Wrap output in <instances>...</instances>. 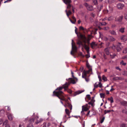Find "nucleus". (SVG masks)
<instances>
[{
	"label": "nucleus",
	"mask_w": 127,
	"mask_h": 127,
	"mask_svg": "<svg viewBox=\"0 0 127 127\" xmlns=\"http://www.w3.org/2000/svg\"><path fill=\"white\" fill-rule=\"evenodd\" d=\"M70 83H65V84L63 85L62 87H58L56 89V90H57V91H54L53 92V96L56 95L58 97V98L61 100L64 101L65 102V104L64 105V106L65 107H68L70 109H72L71 105L68 100L65 98L64 96V95L63 92L61 91L63 88H64L65 90L66 88L68 87Z\"/></svg>",
	"instance_id": "nucleus-1"
},
{
	"label": "nucleus",
	"mask_w": 127,
	"mask_h": 127,
	"mask_svg": "<svg viewBox=\"0 0 127 127\" xmlns=\"http://www.w3.org/2000/svg\"><path fill=\"white\" fill-rule=\"evenodd\" d=\"M86 66L88 69V70H84L83 72L82 75V78L85 79L86 81L87 82H88L89 81V78H87V74H89L91 72L92 73V66L90 65L89 64H86Z\"/></svg>",
	"instance_id": "nucleus-2"
},
{
	"label": "nucleus",
	"mask_w": 127,
	"mask_h": 127,
	"mask_svg": "<svg viewBox=\"0 0 127 127\" xmlns=\"http://www.w3.org/2000/svg\"><path fill=\"white\" fill-rule=\"evenodd\" d=\"M91 35H88L87 37L84 34H80L79 38L83 42L86 44L87 43L88 45L90 44V41L91 39Z\"/></svg>",
	"instance_id": "nucleus-3"
},
{
	"label": "nucleus",
	"mask_w": 127,
	"mask_h": 127,
	"mask_svg": "<svg viewBox=\"0 0 127 127\" xmlns=\"http://www.w3.org/2000/svg\"><path fill=\"white\" fill-rule=\"evenodd\" d=\"M83 42L81 40H78L77 42V44L78 45H79V46L81 45L83 46L84 47L85 49L86 50L87 53L89 54V49H90L89 45H88L84 43V44H83Z\"/></svg>",
	"instance_id": "nucleus-4"
},
{
	"label": "nucleus",
	"mask_w": 127,
	"mask_h": 127,
	"mask_svg": "<svg viewBox=\"0 0 127 127\" xmlns=\"http://www.w3.org/2000/svg\"><path fill=\"white\" fill-rule=\"evenodd\" d=\"M68 83H70H70H72L73 84H75L76 83L75 81V80L74 79H72V78H69L68 79ZM67 83H68V82H67ZM70 84H69V85H70ZM69 85L68 86H69ZM68 87L66 88V90H65V89L64 88V90L65 91H67V92H68L70 94H71L72 93V91L71 90H70V89H68Z\"/></svg>",
	"instance_id": "nucleus-5"
},
{
	"label": "nucleus",
	"mask_w": 127,
	"mask_h": 127,
	"mask_svg": "<svg viewBox=\"0 0 127 127\" xmlns=\"http://www.w3.org/2000/svg\"><path fill=\"white\" fill-rule=\"evenodd\" d=\"M72 50L71 52V54L73 55L74 53L76 52L77 48L76 46L75 45L74 41L73 40H72Z\"/></svg>",
	"instance_id": "nucleus-6"
},
{
	"label": "nucleus",
	"mask_w": 127,
	"mask_h": 127,
	"mask_svg": "<svg viewBox=\"0 0 127 127\" xmlns=\"http://www.w3.org/2000/svg\"><path fill=\"white\" fill-rule=\"evenodd\" d=\"M64 3L67 5V8L70 9L72 7L70 3H72V0H62Z\"/></svg>",
	"instance_id": "nucleus-7"
},
{
	"label": "nucleus",
	"mask_w": 127,
	"mask_h": 127,
	"mask_svg": "<svg viewBox=\"0 0 127 127\" xmlns=\"http://www.w3.org/2000/svg\"><path fill=\"white\" fill-rule=\"evenodd\" d=\"M115 48H116V49L117 50V51H120L123 48V47L121 45V43H119L117 44L116 47L114 46L112 47L113 49Z\"/></svg>",
	"instance_id": "nucleus-8"
},
{
	"label": "nucleus",
	"mask_w": 127,
	"mask_h": 127,
	"mask_svg": "<svg viewBox=\"0 0 127 127\" xmlns=\"http://www.w3.org/2000/svg\"><path fill=\"white\" fill-rule=\"evenodd\" d=\"M84 5L87 9L89 11H92V10H93L92 5L89 4L88 3L86 2L84 3Z\"/></svg>",
	"instance_id": "nucleus-9"
},
{
	"label": "nucleus",
	"mask_w": 127,
	"mask_h": 127,
	"mask_svg": "<svg viewBox=\"0 0 127 127\" xmlns=\"http://www.w3.org/2000/svg\"><path fill=\"white\" fill-rule=\"evenodd\" d=\"M82 111L81 112V113H82V114H84V112L85 111V112H86V111L88 110L89 108L87 107H86L85 106H82Z\"/></svg>",
	"instance_id": "nucleus-10"
},
{
	"label": "nucleus",
	"mask_w": 127,
	"mask_h": 127,
	"mask_svg": "<svg viewBox=\"0 0 127 127\" xmlns=\"http://www.w3.org/2000/svg\"><path fill=\"white\" fill-rule=\"evenodd\" d=\"M124 6V5L121 3H118L117 5V8L120 9L123 8Z\"/></svg>",
	"instance_id": "nucleus-11"
},
{
	"label": "nucleus",
	"mask_w": 127,
	"mask_h": 127,
	"mask_svg": "<svg viewBox=\"0 0 127 127\" xmlns=\"http://www.w3.org/2000/svg\"><path fill=\"white\" fill-rule=\"evenodd\" d=\"M8 121L7 120H6L4 122L3 124V126H5L4 127H10L9 124L8 123Z\"/></svg>",
	"instance_id": "nucleus-12"
},
{
	"label": "nucleus",
	"mask_w": 127,
	"mask_h": 127,
	"mask_svg": "<svg viewBox=\"0 0 127 127\" xmlns=\"http://www.w3.org/2000/svg\"><path fill=\"white\" fill-rule=\"evenodd\" d=\"M7 115L8 118L9 120H12L13 117L12 114L10 113H7Z\"/></svg>",
	"instance_id": "nucleus-13"
},
{
	"label": "nucleus",
	"mask_w": 127,
	"mask_h": 127,
	"mask_svg": "<svg viewBox=\"0 0 127 127\" xmlns=\"http://www.w3.org/2000/svg\"><path fill=\"white\" fill-rule=\"evenodd\" d=\"M110 48L109 47H108L104 49V51L106 54L107 55H109L110 54Z\"/></svg>",
	"instance_id": "nucleus-14"
},
{
	"label": "nucleus",
	"mask_w": 127,
	"mask_h": 127,
	"mask_svg": "<svg viewBox=\"0 0 127 127\" xmlns=\"http://www.w3.org/2000/svg\"><path fill=\"white\" fill-rule=\"evenodd\" d=\"M121 105L125 106V109L127 110V102L125 101H122L121 102Z\"/></svg>",
	"instance_id": "nucleus-15"
},
{
	"label": "nucleus",
	"mask_w": 127,
	"mask_h": 127,
	"mask_svg": "<svg viewBox=\"0 0 127 127\" xmlns=\"http://www.w3.org/2000/svg\"><path fill=\"white\" fill-rule=\"evenodd\" d=\"M72 18L73 21L72 20V19H70V18H69V19L72 23L73 24H75L76 21V19L75 17H74V16H72Z\"/></svg>",
	"instance_id": "nucleus-16"
},
{
	"label": "nucleus",
	"mask_w": 127,
	"mask_h": 127,
	"mask_svg": "<svg viewBox=\"0 0 127 127\" xmlns=\"http://www.w3.org/2000/svg\"><path fill=\"white\" fill-rule=\"evenodd\" d=\"M92 27H90V28L88 29V30H87L85 29L82 26H80L79 27V30H82L83 31H84V30H85L86 31H91V29H92Z\"/></svg>",
	"instance_id": "nucleus-17"
},
{
	"label": "nucleus",
	"mask_w": 127,
	"mask_h": 127,
	"mask_svg": "<svg viewBox=\"0 0 127 127\" xmlns=\"http://www.w3.org/2000/svg\"><path fill=\"white\" fill-rule=\"evenodd\" d=\"M115 40L116 39L112 36H108V40L109 41L113 42V41Z\"/></svg>",
	"instance_id": "nucleus-18"
},
{
	"label": "nucleus",
	"mask_w": 127,
	"mask_h": 127,
	"mask_svg": "<svg viewBox=\"0 0 127 127\" xmlns=\"http://www.w3.org/2000/svg\"><path fill=\"white\" fill-rule=\"evenodd\" d=\"M95 101V100L93 99V98L91 99L90 101L89 102H88V104L90 105H91L93 107L94 106V103Z\"/></svg>",
	"instance_id": "nucleus-19"
},
{
	"label": "nucleus",
	"mask_w": 127,
	"mask_h": 127,
	"mask_svg": "<svg viewBox=\"0 0 127 127\" xmlns=\"http://www.w3.org/2000/svg\"><path fill=\"white\" fill-rule=\"evenodd\" d=\"M120 39L122 41H126L127 39V36L126 35H123L121 36L120 37Z\"/></svg>",
	"instance_id": "nucleus-20"
},
{
	"label": "nucleus",
	"mask_w": 127,
	"mask_h": 127,
	"mask_svg": "<svg viewBox=\"0 0 127 127\" xmlns=\"http://www.w3.org/2000/svg\"><path fill=\"white\" fill-rule=\"evenodd\" d=\"M84 92V91H81L80 90L77 91L76 92H74V95H73L74 96H75V95H78V94H80L81 93H82V92Z\"/></svg>",
	"instance_id": "nucleus-21"
},
{
	"label": "nucleus",
	"mask_w": 127,
	"mask_h": 127,
	"mask_svg": "<svg viewBox=\"0 0 127 127\" xmlns=\"http://www.w3.org/2000/svg\"><path fill=\"white\" fill-rule=\"evenodd\" d=\"M109 32L111 34L114 35H117L116 32L114 30H111L109 31Z\"/></svg>",
	"instance_id": "nucleus-22"
},
{
	"label": "nucleus",
	"mask_w": 127,
	"mask_h": 127,
	"mask_svg": "<svg viewBox=\"0 0 127 127\" xmlns=\"http://www.w3.org/2000/svg\"><path fill=\"white\" fill-rule=\"evenodd\" d=\"M65 111L66 112V114H67L68 116V117L70 118L71 117L70 116V112L68 109H65Z\"/></svg>",
	"instance_id": "nucleus-23"
},
{
	"label": "nucleus",
	"mask_w": 127,
	"mask_h": 127,
	"mask_svg": "<svg viewBox=\"0 0 127 127\" xmlns=\"http://www.w3.org/2000/svg\"><path fill=\"white\" fill-rule=\"evenodd\" d=\"M68 118H68V116L67 114H65L64 115L63 118L64 120L65 121V122L67 120Z\"/></svg>",
	"instance_id": "nucleus-24"
},
{
	"label": "nucleus",
	"mask_w": 127,
	"mask_h": 127,
	"mask_svg": "<svg viewBox=\"0 0 127 127\" xmlns=\"http://www.w3.org/2000/svg\"><path fill=\"white\" fill-rule=\"evenodd\" d=\"M91 48L93 49L96 46V44L95 43V42H93L91 44Z\"/></svg>",
	"instance_id": "nucleus-25"
},
{
	"label": "nucleus",
	"mask_w": 127,
	"mask_h": 127,
	"mask_svg": "<svg viewBox=\"0 0 127 127\" xmlns=\"http://www.w3.org/2000/svg\"><path fill=\"white\" fill-rule=\"evenodd\" d=\"M75 28H76V29L75 30V33L76 34H77V36H78V38L79 39V40H80V38H79V36H80V34H82V33H81L80 32H79V33H78V32H77V28L76 27H75Z\"/></svg>",
	"instance_id": "nucleus-26"
},
{
	"label": "nucleus",
	"mask_w": 127,
	"mask_h": 127,
	"mask_svg": "<svg viewBox=\"0 0 127 127\" xmlns=\"http://www.w3.org/2000/svg\"><path fill=\"white\" fill-rule=\"evenodd\" d=\"M96 111L94 110H92L91 111V116L93 115H96Z\"/></svg>",
	"instance_id": "nucleus-27"
},
{
	"label": "nucleus",
	"mask_w": 127,
	"mask_h": 127,
	"mask_svg": "<svg viewBox=\"0 0 127 127\" xmlns=\"http://www.w3.org/2000/svg\"><path fill=\"white\" fill-rule=\"evenodd\" d=\"M125 28H122L119 29V31L121 33H123L125 32Z\"/></svg>",
	"instance_id": "nucleus-28"
},
{
	"label": "nucleus",
	"mask_w": 127,
	"mask_h": 127,
	"mask_svg": "<svg viewBox=\"0 0 127 127\" xmlns=\"http://www.w3.org/2000/svg\"><path fill=\"white\" fill-rule=\"evenodd\" d=\"M108 100L111 101V103H112L113 102V97L111 96L110 98H108Z\"/></svg>",
	"instance_id": "nucleus-29"
},
{
	"label": "nucleus",
	"mask_w": 127,
	"mask_h": 127,
	"mask_svg": "<svg viewBox=\"0 0 127 127\" xmlns=\"http://www.w3.org/2000/svg\"><path fill=\"white\" fill-rule=\"evenodd\" d=\"M107 23L105 22H99V25H100V26H102V25H105Z\"/></svg>",
	"instance_id": "nucleus-30"
},
{
	"label": "nucleus",
	"mask_w": 127,
	"mask_h": 127,
	"mask_svg": "<svg viewBox=\"0 0 127 127\" xmlns=\"http://www.w3.org/2000/svg\"><path fill=\"white\" fill-rule=\"evenodd\" d=\"M123 19V16H120V17H118L117 20V21H118L119 22H121V21Z\"/></svg>",
	"instance_id": "nucleus-31"
},
{
	"label": "nucleus",
	"mask_w": 127,
	"mask_h": 127,
	"mask_svg": "<svg viewBox=\"0 0 127 127\" xmlns=\"http://www.w3.org/2000/svg\"><path fill=\"white\" fill-rule=\"evenodd\" d=\"M110 56L111 58H115L116 56V55L115 54L112 53L110 54Z\"/></svg>",
	"instance_id": "nucleus-32"
},
{
	"label": "nucleus",
	"mask_w": 127,
	"mask_h": 127,
	"mask_svg": "<svg viewBox=\"0 0 127 127\" xmlns=\"http://www.w3.org/2000/svg\"><path fill=\"white\" fill-rule=\"evenodd\" d=\"M114 19V17L113 16H111L108 19V20L109 21H111L113 20Z\"/></svg>",
	"instance_id": "nucleus-33"
},
{
	"label": "nucleus",
	"mask_w": 127,
	"mask_h": 127,
	"mask_svg": "<svg viewBox=\"0 0 127 127\" xmlns=\"http://www.w3.org/2000/svg\"><path fill=\"white\" fill-rule=\"evenodd\" d=\"M113 79L114 80H121V78L120 77H115L113 78Z\"/></svg>",
	"instance_id": "nucleus-34"
},
{
	"label": "nucleus",
	"mask_w": 127,
	"mask_h": 127,
	"mask_svg": "<svg viewBox=\"0 0 127 127\" xmlns=\"http://www.w3.org/2000/svg\"><path fill=\"white\" fill-rule=\"evenodd\" d=\"M93 3L95 5H96L97 4L98 2L97 0H92Z\"/></svg>",
	"instance_id": "nucleus-35"
},
{
	"label": "nucleus",
	"mask_w": 127,
	"mask_h": 127,
	"mask_svg": "<svg viewBox=\"0 0 127 127\" xmlns=\"http://www.w3.org/2000/svg\"><path fill=\"white\" fill-rule=\"evenodd\" d=\"M100 97L101 98H104L105 97V95L103 93H100Z\"/></svg>",
	"instance_id": "nucleus-36"
},
{
	"label": "nucleus",
	"mask_w": 127,
	"mask_h": 127,
	"mask_svg": "<svg viewBox=\"0 0 127 127\" xmlns=\"http://www.w3.org/2000/svg\"><path fill=\"white\" fill-rule=\"evenodd\" d=\"M122 75L125 76H127V71H124L122 73Z\"/></svg>",
	"instance_id": "nucleus-37"
},
{
	"label": "nucleus",
	"mask_w": 127,
	"mask_h": 127,
	"mask_svg": "<svg viewBox=\"0 0 127 127\" xmlns=\"http://www.w3.org/2000/svg\"><path fill=\"white\" fill-rule=\"evenodd\" d=\"M25 125L23 123H21L19 125V127H24Z\"/></svg>",
	"instance_id": "nucleus-38"
},
{
	"label": "nucleus",
	"mask_w": 127,
	"mask_h": 127,
	"mask_svg": "<svg viewBox=\"0 0 127 127\" xmlns=\"http://www.w3.org/2000/svg\"><path fill=\"white\" fill-rule=\"evenodd\" d=\"M111 112V110H105L104 111V114H105L107 113H109Z\"/></svg>",
	"instance_id": "nucleus-39"
},
{
	"label": "nucleus",
	"mask_w": 127,
	"mask_h": 127,
	"mask_svg": "<svg viewBox=\"0 0 127 127\" xmlns=\"http://www.w3.org/2000/svg\"><path fill=\"white\" fill-rule=\"evenodd\" d=\"M102 80H104V81H107V78H106L105 76H103L102 77Z\"/></svg>",
	"instance_id": "nucleus-40"
},
{
	"label": "nucleus",
	"mask_w": 127,
	"mask_h": 127,
	"mask_svg": "<svg viewBox=\"0 0 127 127\" xmlns=\"http://www.w3.org/2000/svg\"><path fill=\"white\" fill-rule=\"evenodd\" d=\"M104 117H103V118H102V119H101L100 121V123H103V122L104 120Z\"/></svg>",
	"instance_id": "nucleus-41"
},
{
	"label": "nucleus",
	"mask_w": 127,
	"mask_h": 127,
	"mask_svg": "<svg viewBox=\"0 0 127 127\" xmlns=\"http://www.w3.org/2000/svg\"><path fill=\"white\" fill-rule=\"evenodd\" d=\"M123 53H127V48H125L124 50H123Z\"/></svg>",
	"instance_id": "nucleus-42"
},
{
	"label": "nucleus",
	"mask_w": 127,
	"mask_h": 127,
	"mask_svg": "<svg viewBox=\"0 0 127 127\" xmlns=\"http://www.w3.org/2000/svg\"><path fill=\"white\" fill-rule=\"evenodd\" d=\"M98 86L97 84V82L95 83V84H94V87L95 88H96Z\"/></svg>",
	"instance_id": "nucleus-43"
},
{
	"label": "nucleus",
	"mask_w": 127,
	"mask_h": 127,
	"mask_svg": "<svg viewBox=\"0 0 127 127\" xmlns=\"http://www.w3.org/2000/svg\"><path fill=\"white\" fill-rule=\"evenodd\" d=\"M116 26V25L115 24H112V25L111 27L112 28H115Z\"/></svg>",
	"instance_id": "nucleus-44"
},
{
	"label": "nucleus",
	"mask_w": 127,
	"mask_h": 127,
	"mask_svg": "<svg viewBox=\"0 0 127 127\" xmlns=\"http://www.w3.org/2000/svg\"><path fill=\"white\" fill-rule=\"evenodd\" d=\"M65 11L66 12V15L67 16V17H68V18H69V16L70 15L69 14H68V13L67 11V10H66Z\"/></svg>",
	"instance_id": "nucleus-45"
},
{
	"label": "nucleus",
	"mask_w": 127,
	"mask_h": 127,
	"mask_svg": "<svg viewBox=\"0 0 127 127\" xmlns=\"http://www.w3.org/2000/svg\"><path fill=\"white\" fill-rule=\"evenodd\" d=\"M103 12L104 14H107L108 12V10H104Z\"/></svg>",
	"instance_id": "nucleus-46"
},
{
	"label": "nucleus",
	"mask_w": 127,
	"mask_h": 127,
	"mask_svg": "<svg viewBox=\"0 0 127 127\" xmlns=\"http://www.w3.org/2000/svg\"><path fill=\"white\" fill-rule=\"evenodd\" d=\"M91 16L93 17L94 18L95 16V14L93 13H92L91 14Z\"/></svg>",
	"instance_id": "nucleus-47"
},
{
	"label": "nucleus",
	"mask_w": 127,
	"mask_h": 127,
	"mask_svg": "<svg viewBox=\"0 0 127 127\" xmlns=\"http://www.w3.org/2000/svg\"><path fill=\"white\" fill-rule=\"evenodd\" d=\"M87 98H88L89 100H90L91 99V98L90 96V95H87Z\"/></svg>",
	"instance_id": "nucleus-48"
},
{
	"label": "nucleus",
	"mask_w": 127,
	"mask_h": 127,
	"mask_svg": "<svg viewBox=\"0 0 127 127\" xmlns=\"http://www.w3.org/2000/svg\"><path fill=\"white\" fill-rule=\"evenodd\" d=\"M113 86H111V90H110V92H112V91L115 90V89L113 88Z\"/></svg>",
	"instance_id": "nucleus-49"
},
{
	"label": "nucleus",
	"mask_w": 127,
	"mask_h": 127,
	"mask_svg": "<svg viewBox=\"0 0 127 127\" xmlns=\"http://www.w3.org/2000/svg\"><path fill=\"white\" fill-rule=\"evenodd\" d=\"M91 111H88V112L87 113L86 115L87 116H89V115L90 113L91 114Z\"/></svg>",
	"instance_id": "nucleus-50"
},
{
	"label": "nucleus",
	"mask_w": 127,
	"mask_h": 127,
	"mask_svg": "<svg viewBox=\"0 0 127 127\" xmlns=\"http://www.w3.org/2000/svg\"><path fill=\"white\" fill-rule=\"evenodd\" d=\"M122 112L125 113L127 114V111H126L125 109H123L122 111Z\"/></svg>",
	"instance_id": "nucleus-51"
},
{
	"label": "nucleus",
	"mask_w": 127,
	"mask_h": 127,
	"mask_svg": "<svg viewBox=\"0 0 127 127\" xmlns=\"http://www.w3.org/2000/svg\"><path fill=\"white\" fill-rule=\"evenodd\" d=\"M98 86L100 88H101L102 86V84L100 82H99V84H98Z\"/></svg>",
	"instance_id": "nucleus-52"
},
{
	"label": "nucleus",
	"mask_w": 127,
	"mask_h": 127,
	"mask_svg": "<svg viewBox=\"0 0 127 127\" xmlns=\"http://www.w3.org/2000/svg\"><path fill=\"white\" fill-rule=\"evenodd\" d=\"M121 127H126V125L124 124H123L121 125Z\"/></svg>",
	"instance_id": "nucleus-53"
},
{
	"label": "nucleus",
	"mask_w": 127,
	"mask_h": 127,
	"mask_svg": "<svg viewBox=\"0 0 127 127\" xmlns=\"http://www.w3.org/2000/svg\"><path fill=\"white\" fill-rule=\"evenodd\" d=\"M83 70V67H80L79 69V70L81 72H82Z\"/></svg>",
	"instance_id": "nucleus-54"
},
{
	"label": "nucleus",
	"mask_w": 127,
	"mask_h": 127,
	"mask_svg": "<svg viewBox=\"0 0 127 127\" xmlns=\"http://www.w3.org/2000/svg\"><path fill=\"white\" fill-rule=\"evenodd\" d=\"M27 127H33V126L32 124H30L28 125Z\"/></svg>",
	"instance_id": "nucleus-55"
},
{
	"label": "nucleus",
	"mask_w": 127,
	"mask_h": 127,
	"mask_svg": "<svg viewBox=\"0 0 127 127\" xmlns=\"http://www.w3.org/2000/svg\"><path fill=\"white\" fill-rule=\"evenodd\" d=\"M67 13H68V14H69V15L71 14H72L71 11L70 10H68V11H67Z\"/></svg>",
	"instance_id": "nucleus-56"
},
{
	"label": "nucleus",
	"mask_w": 127,
	"mask_h": 127,
	"mask_svg": "<svg viewBox=\"0 0 127 127\" xmlns=\"http://www.w3.org/2000/svg\"><path fill=\"white\" fill-rule=\"evenodd\" d=\"M125 19H127V12L125 13Z\"/></svg>",
	"instance_id": "nucleus-57"
},
{
	"label": "nucleus",
	"mask_w": 127,
	"mask_h": 127,
	"mask_svg": "<svg viewBox=\"0 0 127 127\" xmlns=\"http://www.w3.org/2000/svg\"><path fill=\"white\" fill-rule=\"evenodd\" d=\"M46 124V123H43V127H47Z\"/></svg>",
	"instance_id": "nucleus-58"
},
{
	"label": "nucleus",
	"mask_w": 127,
	"mask_h": 127,
	"mask_svg": "<svg viewBox=\"0 0 127 127\" xmlns=\"http://www.w3.org/2000/svg\"><path fill=\"white\" fill-rule=\"evenodd\" d=\"M88 19V18L87 17V16H85V20L86 22L87 20V19Z\"/></svg>",
	"instance_id": "nucleus-59"
},
{
	"label": "nucleus",
	"mask_w": 127,
	"mask_h": 127,
	"mask_svg": "<svg viewBox=\"0 0 127 127\" xmlns=\"http://www.w3.org/2000/svg\"><path fill=\"white\" fill-rule=\"evenodd\" d=\"M109 28L108 27H105L104 28V30H107L109 29Z\"/></svg>",
	"instance_id": "nucleus-60"
},
{
	"label": "nucleus",
	"mask_w": 127,
	"mask_h": 127,
	"mask_svg": "<svg viewBox=\"0 0 127 127\" xmlns=\"http://www.w3.org/2000/svg\"><path fill=\"white\" fill-rule=\"evenodd\" d=\"M71 73L72 77H73V78H75V77H74V75H73L74 73L72 71H71Z\"/></svg>",
	"instance_id": "nucleus-61"
},
{
	"label": "nucleus",
	"mask_w": 127,
	"mask_h": 127,
	"mask_svg": "<svg viewBox=\"0 0 127 127\" xmlns=\"http://www.w3.org/2000/svg\"><path fill=\"white\" fill-rule=\"evenodd\" d=\"M108 18L107 17H105L104 18V19H103L102 20V21H104L105 20H108Z\"/></svg>",
	"instance_id": "nucleus-62"
},
{
	"label": "nucleus",
	"mask_w": 127,
	"mask_h": 127,
	"mask_svg": "<svg viewBox=\"0 0 127 127\" xmlns=\"http://www.w3.org/2000/svg\"><path fill=\"white\" fill-rule=\"evenodd\" d=\"M116 68L117 70H121V69L119 67H116Z\"/></svg>",
	"instance_id": "nucleus-63"
},
{
	"label": "nucleus",
	"mask_w": 127,
	"mask_h": 127,
	"mask_svg": "<svg viewBox=\"0 0 127 127\" xmlns=\"http://www.w3.org/2000/svg\"><path fill=\"white\" fill-rule=\"evenodd\" d=\"M3 122V121L2 119H0V125Z\"/></svg>",
	"instance_id": "nucleus-64"
}]
</instances>
